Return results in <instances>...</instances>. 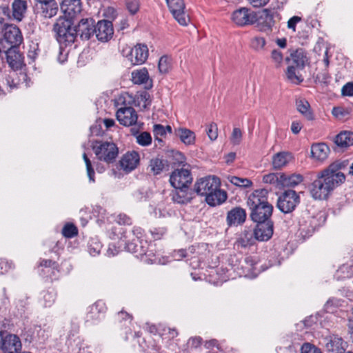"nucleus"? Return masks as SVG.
Instances as JSON below:
<instances>
[{
    "label": "nucleus",
    "mask_w": 353,
    "mask_h": 353,
    "mask_svg": "<svg viewBox=\"0 0 353 353\" xmlns=\"http://www.w3.org/2000/svg\"><path fill=\"white\" fill-rule=\"evenodd\" d=\"M340 170V163H334L318 173L310 186V193L313 199H327L334 189L345 182V176Z\"/></svg>",
    "instance_id": "obj_1"
},
{
    "label": "nucleus",
    "mask_w": 353,
    "mask_h": 353,
    "mask_svg": "<svg viewBox=\"0 0 353 353\" xmlns=\"http://www.w3.org/2000/svg\"><path fill=\"white\" fill-rule=\"evenodd\" d=\"M64 1L61 7L63 14L59 16L52 26V32L56 40L65 46L72 44L77 38V32L74 30V19L77 12H80V7L75 10L74 5L69 4L65 8Z\"/></svg>",
    "instance_id": "obj_2"
},
{
    "label": "nucleus",
    "mask_w": 353,
    "mask_h": 353,
    "mask_svg": "<svg viewBox=\"0 0 353 353\" xmlns=\"http://www.w3.org/2000/svg\"><path fill=\"white\" fill-rule=\"evenodd\" d=\"M221 181L215 176H207L196 180L194 185V192L198 195L205 196L206 203L210 206L219 205L227 199V193L220 188Z\"/></svg>",
    "instance_id": "obj_3"
},
{
    "label": "nucleus",
    "mask_w": 353,
    "mask_h": 353,
    "mask_svg": "<svg viewBox=\"0 0 353 353\" xmlns=\"http://www.w3.org/2000/svg\"><path fill=\"white\" fill-rule=\"evenodd\" d=\"M268 191L254 190L248 197V205L251 210L250 217L256 223L270 221L273 207L268 201Z\"/></svg>",
    "instance_id": "obj_4"
},
{
    "label": "nucleus",
    "mask_w": 353,
    "mask_h": 353,
    "mask_svg": "<svg viewBox=\"0 0 353 353\" xmlns=\"http://www.w3.org/2000/svg\"><path fill=\"white\" fill-rule=\"evenodd\" d=\"M92 150L99 161L109 164L113 163L118 156L117 146L112 142L96 141Z\"/></svg>",
    "instance_id": "obj_5"
},
{
    "label": "nucleus",
    "mask_w": 353,
    "mask_h": 353,
    "mask_svg": "<svg viewBox=\"0 0 353 353\" xmlns=\"http://www.w3.org/2000/svg\"><path fill=\"white\" fill-rule=\"evenodd\" d=\"M128 251L138 254L141 260L148 263H154L157 261L154 245L152 243H148L147 241H140V245L134 242L128 244Z\"/></svg>",
    "instance_id": "obj_6"
},
{
    "label": "nucleus",
    "mask_w": 353,
    "mask_h": 353,
    "mask_svg": "<svg viewBox=\"0 0 353 353\" xmlns=\"http://www.w3.org/2000/svg\"><path fill=\"white\" fill-rule=\"evenodd\" d=\"M300 202V197L296 191L285 190L278 199L277 207L283 213H290L294 210Z\"/></svg>",
    "instance_id": "obj_7"
},
{
    "label": "nucleus",
    "mask_w": 353,
    "mask_h": 353,
    "mask_svg": "<svg viewBox=\"0 0 353 353\" xmlns=\"http://www.w3.org/2000/svg\"><path fill=\"white\" fill-rule=\"evenodd\" d=\"M232 20L236 26L243 27L255 23L257 15L249 8H241L233 12Z\"/></svg>",
    "instance_id": "obj_8"
},
{
    "label": "nucleus",
    "mask_w": 353,
    "mask_h": 353,
    "mask_svg": "<svg viewBox=\"0 0 353 353\" xmlns=\"http://www.w3.org/2000/svg\"><path fill=\"white\" fill-rule=\"evenodd\" d=\"M166 3L177 22L181 26H187L190 22V17L185 11L183 0H166Z\"/></svg>",
    "instance_id": "obj_9"
},
{
    "label": "nucleus",
    "mask_w": 353,
    "mask_h": 353,
    "mask_svg": "<svg viewBox=\"0 0 353 353\" xmlns=\"http://www.w3.org/2000/svg\"><path fill=\"white\" fill-rule=\"evenodd\" d=\"M170 182L174 188L190 187L192 182L190 170L183 168L174 170L170 175Z\"/></svg>",
    "instance_id": "obj_10"
},
{
    "label": "nucleus",
    "mask_w": 353,
    "mask_h": 353,
    "mask_svg": "<svg viewBox=\"0 0 353 353\" xmlns=\"http://www.w3.org/2000/svg\"><path fill=\"white\" fill-rule=\"evenodd\" d=\"M119 122L124 126L138 125V114L132 107L120 108L116 114Z\"/></svg>",
    "instance_id": "obj_11"
},
{
    "label": "nucleus",
    "mask_w": 353,
    "mask_h": 353,
    "mask_svg": "<svg viewBox=\"0 0 353 353\" xmlns=\"http://www.w3.org/2000/svg\"><path fill=\"white\" fill-rule=\"evenodd\" d=\"M149 55L148 48L145 44L137 43L130 50L128 56L132 65H141L145 62Z\"/></svg>",
    "instance_id": "obj_12"
},
{
    "label": "nucleus",
    "mask_w": 353,
    "mask_h": 353,
    "mask_svg": "<svg viewBox=\"0 0 353 353\" xmlns=\"http://www.w3.org/2000/svg\"><path fill=\"white\" fill-rule=\"evenodd\" d=\"M330 153V147L325 143H314L311 145L310 158L317 163H323L327 159Z\"/></svg>",
    "instance_id": "obj_13"
},
{
    "label": "nucleus",
    "mask_w": 353,
    "mask_h": 353,
    "mask_svg": "<svg viewBox=\"0 0 353 353\" xmlns=\"http://www.w3.org/2000/svg\"><path fill=\"white\" fill-rule=\"evenodd\" d=\"M94 20L92 18H85L79 21L77 26H74V30L77 36L79 34L81 39L88 40L94 34Z\"/></svg>",
    "instance_id": "obj_14"
},
{
    "label": "nucleus",
    "mask_w": 353,
    "mask_h": 353,
    "mask_svg": "<svg viewBox=\"0 0 353 353\" xmlns=\"http://www.w3.org/2000/svg\"><path fill=\"white\" fill-rule=\"evenodd\" d=\"M143 236V230L140 227H134L131 230H125L122 232L120 238V246L124 245L128 250V244L132 242L138 243L144 241L142 238Z\"/></svg>",
    "instance_id": "obj_15"
},
{
    "label": "nucleus",
    "mask_w": 353,
    "mask_h": 353,
    "mask_svg": "<svg viewBox=\"0 0 353 353\" xmlns=\"http://www.w3.org/2000/svg\"><path fill=\"white\" fill-rule=\"evenodd\" d=\"M3 37L4 41L10 45V48L19 47L23 40L19 28L12 25L6 26Z\"/></svg>",
    "instance_id": "obj_16"
},
{
    "label": "nucleus",
    "mask_w": 353,
    "mask_h": 353,
    "mask_svg": "<svg viewBox=\"0 0 353 353\" xmlns=\"http://www.w3.org/2000/svg\"><path fill=\"white\" fill-rule=\"evenodd\" d=\"M6 61L14 70H18L24 65V57L19 47L9 48L6 51Z\"/></svg>",
    "instance_id": "obj_17"
},
{
    "label": "nucleus",
    "mask_w": 353,
    "mask_h": 353,
    "mask_svg": "<svg viewBox=\"0 0 353 353\" xmlns=\"http://www.w3.org/2000/svg\"><path fill=\"white\" fill-rule=\"evenodd\" d=\"M273 234V223L271 221L258 222L254 230L255 239L261 241L269 240Z\"/></svg>",
    "instance_id": "obj_18"
},
{
    "label": "nucleus",
    "mask_w": 353,
    "mask_h": 353,
    "mask_svg": "<svg viewBox=\"0 0 353 353\" xmlns=\"http://www.w3.org/2000/svg\"><path fill=\"white\" fill-rule=\"evenodd\" d=\"M21 350V343L17 335L8 334L4 336L0 349L3 353H20Z\"/></svg>",
    "instance_id": "obj_19"
},
{
    "label": "nucleus",
    "mask_w": 353,
    "mask_h": 353,
    "mask_svg": "<svg viewBox=\"0 0 353 353\" xmlns=\"http://www.w3.org/2000/svg\"><path fill=\"white\" fill-rule=\"evenodd\" d=\"M94 29L97 39L101 41H108L114 33L112 23L107 20L99 21Z\"/></svg>",
    "instance_id": "obj_20"
},
{
    "label": "nucleus",
    "mask_w": 353,
    "mask_h": 353,
    "mask_svg": "<svg viewBox=\"0 0 353 353\" xmlns=\"http://www.w3.org/2000/svg\"><path fill=\"white\" fill-rule=\"evenodd\" d=\"M194 192L190 187H180L174 188L170 195L174 203L186 204L193 199Z\"/></svg>",
    "instance_id": "obj_21"
},
{
    "label": "nucleus",
    "mask_w": 353,
    "mask_h": 353,
    "mask_svg": "<svg viewBox=\"0 0 353 353\" xmlns=\"http://www.w3.org/2000/svg\"><path fill=\"white\" fill-rule=\"evenodd\" d=\"M256 26L261 32H271L274 25V12L268 9L262 10L260 17H257Z\"/></svg>",
    "instance_id": "obj_22"
},
{
    "label": "nucleus",
    "mask_w": 353,
    "mask_h": 353,
    "mask_svg": "<svg viewBox=\"0 0 353 353\" xmlns=\"http://www.w3.org/2000/svg\"><path fill=\"white\" fill-rule=\"evenodd\" d=\"M39 13L44 19H51L57 15L59 6L56 0L47 1L38 3Z\"/></svg>",
    "instance_id": "obj_23"
},
{
    "label": "nucleus",
    "mask_w": 353,
    "mask_h": 353,
    "mask_svg": "<svg viewBox=\"0 0 353 353\" xmlns=\"http://www.w3.org/2000/svg\"><path fill=\"white\" fill-rule=\"evenodd\" d=\"M119 163L123 170L130 172L137 167L139 163V155L134 151L127 152L122 157Z\"/></svg>",
    "instance_id": "obj_24"
},
{
    "label": "nucleus",
    "mask_w": 353,
    "mask_h": 353,
    "mask_svg": "<svg viewBox=\"0 0 353 353\" xmlns=\"http://www.w3.org/2000/svg\"><path fill=\"white\" fill-rule=\"evenodd\" d=\"M132 81L134 84H144L147 89L152 86V80L150 79L148 71L145 68L135 70L132 72Z\"/></svg>",
    "instance_id": "obj_25"
},
{
    "label": "nucleus",
    "mask_w": 353,
    "mask_h": 353,
    "mask_svg": "<svg viewBox=\"0 0 353 353\" xmlns=\"http://www.w3.org/2000/svg\"><path fill=\"white\" fill-rule=\"evenodd\" d=\"M245 219V210L239 207L232 209L227 214V223L229 225L241 224L244 223Z\"/></svg>",
    "instance_id": "obj_26"
},
{
    "label": "nucleus",
    "mask_w": 353,
    "mask_h": 353,
    "mask_svg": "<svg viewBox=\"0 0 353 353\" xmlns=\"http://www.w3.org/2000/svg\"><path fill=\"white\" fill-rule=\"evenodd\" d=\"M296 110L307 120L313 121L314 114L309 102L303 98L296 99L295 101Z\"/></svg>",
    "instance_id": "obj_27"
},
{
    "label": "nucleus",
    "mask_w": 353,
    "mask_h": 353,
    "mask_svg": "<svg viewBox=\"0 0 353 353\" xmlns=\"http://www.w3.org/2000/svg\"><path fill=\"white\" fill-rule=\"evenodd\" d=\"M175 134L185 145H192L195 143V134L188 128H179L175 130Z\"/></svg>",
    "instance_id": "obj_28"
},
{
    "label": "nucleus",
    "mask_w": 353,
    "mask_h": 353,
    "mask_svg": "<svg viewBox=\"0 0 353 353\" xmlns=\"http://www.w3.org/2000/svg\"><path fill=\"white\" fill-rule=\"evenodd\" d=\"M143 125V123L138 124L139 128H131V133L136 137L137 143L141 146H148L152 143V137L148 132H139V128Z\"/></svg>",
    "instance_id": "obj_29"
},
{
    "label": "nucleus",
    "mask_w": 353,
    "mask_h": 353,
    "mask_svg": "<svg viewBox=\"0 0 353 353\" xmlns=\"http://www.w3.org/2000/svg\"><path fill=\"white\" fill-rule=\"evenodd\" d=\"M302 70V68H298V67L289 65L285 72L288 81L295 85L302 83L303 77L300 72Z\"/></svg>",
    "instance_id": "obj_30"
},
{
    "label": "nucleus",
    "mask_w": 353,
    "mask_h": 353,
    "mask_svg": "<svg viewBox=\"0 0 353 353\" xmlns=\"http://www.w3.org/2000/svg\"><path fill=\"white\" fill-rule=\"evenodd\" d=\"M327 346L332 352L343 353L347 347V343L339 336H332Z\"/></svg>",
    "instance_id": "obj_31"
},
{
    "label": "nucleus",
    "mask_w": 353,
    "mask_h": 353,
    "mask_svg": "<svg viewBox=\"0 0 353 353\" xmlns=\"http://www.w3.org/2000/svg\"><path fill=\"white\" fill-rule=\"evenodd\" d=\"M149 168L154 175L161 174L164 170L168 169V161L159 157L153 158L150 161Z\"/></svg>",
    "instance_id": "obj_32"
},
{
    "label": "nucleus",
    "mask_w": 353,
    "mask_h": 353,
    "mask_svg": "<svg viewBox=\"0 0 353 353\" xmlns=\"http://www.w3.org/2000/svg\"><path fill=\"white\" fill-rule=\"evenodd\" d=\"M292 155L289 152H281L272 157V165L274 169L279 170L285 166L291 160Z\"/></svg>",
    "instance_id": "obj_33"
},
{
    "label": "nucleus",
    "mask_w": 353,
    "mask_h": 353,
    "mask_svg": "<svg viewBox=\"0 0 353 353\" xmlns=\"http://www.w3.org/2000/svg\"><path fill=\"white\" fill-rule=\"evenodd\" d=\"M303 181V176L301 174H292L287 175L281 174V186L295 187Z\"/></svg>",
    "instance_id": "obj_34"
},
{
    "label": "nucleus",
    "mask_w": 353,
    "mask_h": 353,
    "mask_svg": "<svg viewBox=\"0 0 353 353\" xmlns=\"http://www.w3.org/2000/svg\"><path fill=\"white\" fill-rule=\"evenodd\" d=\"M334 142L338 146L343 148L353 145V132L344 131L339 133L335 137Z\"/></svg>",
    "instance_id": "obj_35"
},
{
    "label": "nucleus",
    "mask_w": 353,
    "mask_h": 353,
    "mask_svg": "<svg viewBox=\"0 0 353 353\" xmlns=\"http://www.w3.org/2000/svg\"><path fill=\"white\" fill-rule=\"evenodd\" d=\"M12 16L18 21L22 20L27 9V3L23 0H14L12 5Z\"/></svg>",
    "instance_id": "obj_36"
},
{
    "label": "nucleus",
    "mask_w": 353,
    "mask_h": 353,
    "mask_svg": "<svg viewBox=\"0 0 353 353\" xmlns=\"http://www.w3.org/2000/svg\"><path fill=\"white\" fill-rule=\"evenodd\" d=\"M291 56L292 61L290 65L294 67H298V68L303 69L307 59L303 50L300 49L296 50L291 54Z\"/></svg>",
    "instance_id": "obj_37"
},
{
    "label": "nucleus",
    "mask_w": 353,
    "mask_h": 353,
    "mask_svg": "<svg viewBox=\"0 0 353 353\" xmlns=\"http://www.w3.org/2000/svg\"><path fill=\"white\" fill-rule=\"evenodd\" d=\"M254 232H244L242 236L236 241L235 245L237 248H246L254 243V239H253Z\"/></svg>",
    "instance_id": "obj_38"
},
{
    "label": "nucleus",
    "mask_w": 353,
    "mask_h": 353,
    "mask_svg": "<svg viewBox=\"0 0 353 353\" xmlns=\"http://www.w3.org/2000/svg\"><path fill=\"white\" fill-rule=\"evenodd\" d=\"M266 40L262 37H254L251 39L250 48L258 52L265 50Z\"/></svg>",
    "instance_id": "obj_39"
},
{
    "label": "nucleus",
    "mask_w": 353,
    "mask_h": 353,
    "mask_svg": "<svg viewBox=\"0 0 353 353\" xmlns=\"http://www.w3.org/2000/svg\"><path fill=\"white\" fill-rule=\"evenodd\" d=\"M228 179L233 185L241 188H249L252 185V182L247 178L230 176L228 177Z\"/></svg>",
    "instance_id": "obj_40"
},
{
    "label": "nucleus",
    "mask_w": 353,
    "mask_h": 353,
    "mask_svg": "<svg viewBox=\"0 0 353 353\" xmlns=\"http://www.w3.org/2000/svg\"><path fill=\"white\" fill-rule=\"evenodd\" d=\"M106 310L105 304L102 301H98L95 302L91 307L90 313L91 314V317L92 319H97L99 317V314L104 313Z\"/></svg>",
    "instance_id": "obj_41"
},
{
    "label": "nucleus",
    "mask_w": 353,
    "mask_h": 353,
    "mask_svg": "<svg viewBox=\"0 0 353 353\" xmlns=\"http://www.w3.org/2000/svg\"><path fill=\"white\" fill-rule=\"evenodd\" d=\"M57 294L54 291L44 292L43 294L42 299H41V303L46 307H51L56 299Z\"/></svg>",
    "instance_id": "obj_42"
},
{
    "label": "nucleus",
    "mask_w": 353,
    "mask_h": 353,
    "mask_svg": "<svg viewBox=\"0 0 353 353\" xmlns=\"http://www.w3.org/2000/svg\"><path fill=\"white\" fill-rule=\"evenodd\" d=\"M282 173H270L263 176V181L265 183L276 184L277 186L281 185Z\"/></svg>",
    "instance_id": "obj_43"
},
{
    "label": "nucleus",
    "mask_w": 353,
    "mask_h": 353,
    "mask_svg": "<svg viewBox=\"0 0 353 353\" xmlns=\"http://www.w3.org/2000/svg\"><path fill=\"white\" fill-rule=\"evenodd\" d=\"M158 68L161 73H167L171 68V60L166 56L160 58Z\"/></svg>",
    "instance_id": "obj_44"
},
{
    "label": "nucleus",
    "mask_w": 353,
    "mask_h": 353,
    "mask_svg": "<svg viewBox=\"0 0 353 353\" xmlns=\"http://www.w3.org/2000/svg\"><path fill=\"white\" fill-rule=\"evenodd\" d=\"M77 234V228L72 223H67L62 229V234L66 238L74 237Z\"/></svg>",
    "instance_id": "obj_45"
},
{
    "label": "nucleus",
    "mask_w": 353,
    "mask_h": 353,
    "mask_svg": "<svg viewBox=\"0 0 353 353\" xmlns=\"http://www.w3.org/2000/svg\"><path fill=\"white\" fill-rule=\"evenodd\" d=\"M83 159L85 163L87 174H88L89 180L92 182H94V170L92 168L91 161L88 157V156L85 153H83Z\"/></svg>",
    "instance_id": "obj_46"
},
{
    "label": "nucleus",
    "mask_w": 353,
    "mask_h": 353,
    "mask_svg": "<svg viewBox=\"0 0 353 353\" xmlns=\"http://www.w3.org/2000/svg\"><path fill=\"white\" fill-rule=\"evenodd\" d=\"M243 133L240 128H234L231 137L230 142L233 145H239L242 141Z\"/></svg>",
    "instance_id": "obj_47"
},
{
    "label": "nucleus",
    "mask_w": 353,
    "mask_h": 353,
    "mask_svg": "<svg viewBox=\"0 0 353 353\" xmlns=\"http://www.w3.org/2000/svg\"><path fill=\"white\" fill-rule=\"evenodd\" d=\"M127 9L132 14H136L139 10V0H125Z\"/></svg>",
    "instance_id": "obj_48"
},
{
    "label": "nucleus",
    "mask_w": 353,
    "mask_h": 353,
    "mask_svg": "<svg viewBox=\"0 0 353 353\" xmlns=\"http://www.w3.org/2000/svg\"><path fill=\"white\" fill-rule=\"evenodd\" d=\"M271 59L276 67H279L283 61L282 52L279 50H273L271 53Z\"/></svg>",
    "instance_id": "obj_49"
},
{
    "label": "nucleus",
    "mask_w": 353,
    "mask_h": 353,
    "mask_svg": "<svg viewBox=\"0 0 353 353\" xmlns=\"http://www.w3.org/2000/svg\"><path fill=\"white\" fill-rule=\"evenodd\" d=\"M207 134L210 140H216L218 137V128L216 123H210L207 128Z\"/></svg>",
    "instance_id": "obj_50"
},
{
    "label": "nucleus",
    "mask_w": 353,
    "mask_h": 353,
    "mask_svg": "<svg viewBox=\"0 0 353 353\" xmlns=\"http://www.w3.org/2000/svg\"><path fill=\"white\" fill-rule=\"evenodd\" d=\"M14 265L6 259H0V274H5L13 268Z\"/></svg>",
    "instance_id": "obj_51"
},
{
    "label": "nucleus",
    "mask_w": 353,
    "mask_h": 353,
    "mask_svg": "<svg viewBox=\"0 0 353 353\" xmlns=\"http://www.w3.org/2000/svg\"><path fill=\"white\" fill-rule=\"evenodd\" d=\"M115 221L120 225H130L132 223L131 219L125 214H118Z\"/></svg>",
    "instance_id": "obj_52"
},
{
    "label": "nucleus",
    "mask_w": 353,
    "mask_h": 353,
    "mask_svg": "<svg viewBox=\"0 0 353 353\" xmlns=\"http://www.w3.org/2000/svg\"><path fill=\"white\" fill-rule=\"evenodd\" d=\"M38 45L33 44L30 46V49L28 52V58L30 59L32 61H34L37 57L38 56Z\"/></svg>",
    "instance_id": "obj_53"
},
{
    "label": "nucleus",
    "mask_w": 353,
    "mask_h": 353,
    "mask_svg": "<svg viewBox=\"0 0 353 353\" xmlns=\"http://www.w3.org/2000/svg\"><path fill=\"white\" fill-rule=\"evenodd\" d=\"M301 17L298 16H294L288 20L287 26L293 32H296V26L298 23L301 21Z\"/></svg>",
    "instance_id": "obj_54"
},
{
    "label": "nucleus",
    "mask_w": 353,
    "mask_h": 353,
    "mask_svg": "<svg viewBox=\"0 0 353 353\" xmlns=\"http://www.w3.org/2000/svg\"><path fill=\"white\" fill-rule=\"evenodd\" d=\"M341 93L344 96L353 97V82L344 85L341 89Z\"/></svg>",
    "instance_id": "obj_55"
},
{
    "label": "nucleus",
    "mask_w": 353,
    "mask_h": 353,
    "mask_svg": "<svg viewBox=\"0 0 353 353\" xmlns=\"http://www.w3.org/2000/svg\"><path fill=\"white\" fill-rule=\"evenodd\" d=\"M201 341H202V339L201 337H199V336L192 337V338L189 339V340L188 341V345L191 348H197V347H200V345H201Z\"/></svg>",
    "instance_id": "obj_56"
},
{
    "label": "nucleus",
    "mask_w": 353,
    "mask_h": 353,
    "mask_svg": "<svg viewBox=\"0 0 353 353\" xmlns=\"http://www.w3.org/2000/svg\"><path fill=\"white\" fill-rule=\"evenodd\" d=\"M329 79L330 76L327 70L319 72L316 76V81L320 83H326Z\"/></svg>",
    "instance_id": "obj_57"
},
{
    "label": "nucleus",
    "mask_w": 353,
    "mask_h": 353,
    "mask_svg": "<svg viewBox=\"0 0 353 353\" xmlns=\"http://www.w3.org/2000/svg\"><path fill=\"white\" fill-rule=\"evenodd\" d=\"M39 265L46 268H52L54 269L57 268V263L55 261H52L50 259L41 260Z\"/></svg>",
    "instance_id": "obj_58"
},
{
    "label": "nucleus",
    "mask_w": 353,
    "mask_h": 353,
    "mask_svg": "<svg viewBox=\"0 0 353 353\" xmlns=\"http://www.w3.org/2000/svg\"><path fill=\"white\" fill-rule=\"evenodd\" d=\"M153 132L155 136H163L165 134V128L161 124H155L153 127Z\"/></svg>",
    "instance_id": "obj_59"
},
{
    "label": "nucleus",
    "mask_w": 353,
    "mask_h": 353,
    "mask_svg": "<svg viewBox=\"0 0 353 353\" xmlns=\"http://www.w3.org/2000/svg\"><path fill=\"white\" fill-rule=\"evenodd\" d=\"M303 128V125L300 121H294L291 125V130L293 134H297L300 132Z\"/></svg>",
    "instance_id": "obj_60"
},
{
    "label": "nucleus",
    "mask_w": 353,
    "mask_h": 353,
    "mask_svg": "<svg viewBox=\"0 0 353 353\" xmlns=\"http://www.w3.org/2000/svg\"><path fill=\"white\" fill-rule=\"evenodd\" d=\"M101 245L99 243H94L93 246L92 244L89 245V252L92 256H96L100 253L101 251Z\"/></svg>",
    "instance_id": "obj_61"
},
{
    "label": "nucleus",
    "mask_w": 353,
    "mask_h": 353,
    "mask_svg": "<svg viewBox=\"0 0 353 353\" xmlns=\"http://www.w3.org/2000/svg\"><path fill=\"white\" fill-rule=\"evenodd\" d=\"M332 112L335 117L339 119H341L345 115V111L342 108L340 107H334L332 109Z\"/></svg>",
    "instance_id": "obj_62"
},
{
    "label": "nucleus",
    "mask_w": 353,
    "mask_h": 353,
    "mask_svg": "<svg viewBox=\"0 0 353 353\" xmlns=\"http://www.w3.org/2000/svg\"><path fill=\"white\" fill-rule=\"evenodd\" d=\"M250 3L255 8H259L265 6L269 0H248Z\"/></svg>",
    "instance_id": "obj_63"
},
{
    "label": "nucleus",
    "mask_w": 353,
    "mask_h": 353,
    "mask_svg": "<svg viewBox=\"0 0 353 353\" xmlns=\"http://www.w3.org/2000/svg\"><path fill=\"white\" fill-rule=\"evenodd\" d=\"M316 347L311 345L310 343H305L301 348V353H312Z\"/></svg>",
    "instance_id": "obj_64"
}]
</instances>
